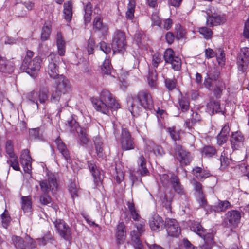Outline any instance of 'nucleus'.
Returning a JSON list of instances; mask_svg holds the SVG:
<instances>
[{"mask_svg": "<svg viewBox=\"0 0 249 249\" xmlns=\"http://www.w3.org/2000/svg\"><path fill=\"white\" fill-rule=\"evenodd\" d=\"M91 102L97 111L105 114H108L110 109L116 110L120 107L115 97L107 90H103L99 98H92Z\"/></svg>", "mask_w": 249, "mask_h": 249, "instance_id": "f257e3e1", "label": "nucleus"}, {"mask_svg": "<svg viewBox=\"0 0 249 249\" xmlns=\"http://www.w3.org/2000/svg\"><path fill=\"white\" fill-rule=\"evenodd\" d=\"M129 110L133 115L140 111L138 105L146 109H151L153 106L152 96L146 90H142L138 92L135 96L129 97L127 100Z\"/></svg>", "mask_w": 249, "mask_h": 249, "instance_id": "f03ea898", "label": "nucleus"}, {"mask_svg": "<svg viewBox=\"0 0 249 249\" xmlns=\"http://www.w3.org/2000/svg\"><path fill=\"white\" fill-rule=\"evenodd\" d=\"M112 46L114 53H123L126 48V37L124 32L116 31L113 35Z\"/></svg>", "mask_w": 249, "mask_h": 249, "instance_id": "7ed1b4c3", "label": "nucleus"}, {"mask_svg": "<svg viewBox=\"0 0 249 249\" xmlns=\"http://www.w3.org/2000/svg\"><path fill=\"white\" fill-rule=\"evenodd\" d=\"M12 241L16 249H34L36 246L34 240L27 235L24 239L19 236H13Z\"/></svg>", "mask_w": 249, "mask_h": 249, "instance_id": "20e7f679", "label": "nucleus"}, {"mask_svg": "<svg viewBox=\"0 0 249 249\" xmlns=\"http://www.w3.org/2000/svg\"><path fill=\"white\" fill-rule=\"evenodd\" d=\"M116 139L120 142L123 150L126 151L134 149L133 139L127 129L123 128L121 136Z\"/></svg>", "mask_w": 249, "mask_h": 249, "instance_id": "39448f33", "label": "nucleus"}, {"mask_svg": "<svg viewBox=\"0 0 249 249\" xmlns=\"http://www.w3.org/2000/svg\"><path fill=\"white\" fill-rule=\"evenodd\" d=\"M163 58L165 62L170 64L175 71L180 70L181 60L179 57L175 55V53L172 49L168 48L165 51Z\"/></svg>", "mask_w": 249, "mask_h": 249, "instance_id": "423d86ee", "label": "nucleus"}, {"mask_svg": "<svg viewBox=\"0 0 249 249\" xmlns=\"http://www.w3.org/2000/svg\"><path fill=\"white\" fill-rule=\"evenodd\" d=\"M59 59V56L56 54H51L49 56V65L46 71L50 77L54 80L60 75L58 74V66Z\"/></svg>", "mask_w": 249, "mask_h": 249, "instance_id": "0eeeda50", "label": "nucleus"}, {"mask_svg": "<svg viewBox=\"0 0 249 249\" xmlns=\"http://www.w3.org/2000/svg\"><path fill=\"white\" fill-rule=\"evenodd\" d=\"M41 58L40 56H36L27 63H22V67L26 70V72L32 76H34L40 70L41 68Z\"/></svg>", "mask_w": 249, "mask_h": 249, "instance_id": "6e6552de", "label": "nucleus"}, {"mask_svg": "<svg viewBox=\"0 0 249 249\" xmlns=\"http://www.w3.org/2000/svg\"><path fill=\"white\" fill-rule=\"evenodd\" d=\"M249 63V48L241 49L237 58V64L239 71L244 72L247 69Z\"/></svg>", "mask_w": 249, "mask_h": 249, "instance_id": "1a4fd4ad", "label": "nucleus"}, {"mask_svg": "<svg viewBox=\"0 0 249 249\" xmlns=\"http://www.w3.org/2000/svg\"><path fill=\"white\" fill-rule=\"evenodd\" d=\"M53 223L61 237L66 240H70L71 239V229L63 220H56L53 222Z\"/></svg>", "mask_w": 249, "mask_h": 249, "instance_id": "9d476101", "label": "nucleus"}, {"mask_svg": "<svg viewBox=\"0 0 249 249\" xmlns=\"http://www.w3.org/2000/svg\"><path fill=\"white\" fill-rule=\"evenodd\" d=\"M53 88H56L63 94L69 93L71 91V87L68 79L63 75H60L54 79Z\"/></svg>", "mask_w": 249, "mask_h": 249, "instance_id": "9b49d317", "label": "nucleus"}, {"mask_svg": "<svg viewBox=\"0 0 249 249\" xmlns=\"http://www.w3.org/2000/svg\"><path fill=\"white\" fill-rule=\"evenodd\" d=\"M28 98L38 107V100L40 103L44 104L48 100L47 91L44 89H40L38 92L33 91L28 94Z\"/></svg>", "mask_w": 249, "mask_h": 249, "instance_id": "f8f14e48", "label": "nucleus"}, {"mask_svg": "<svg viewBox=\"0 0 249 249\" xmlns=\"http://www.w3.org/2000/svg\"><path fill=\"white\" fill-rule=\"evenodd\" d=\"M165 223V227L169 236L177 237L180 233V228L176 219L166 218Z\"/></svg>", "mask_w": 249, "mask_h": 249, "instance_id": "ddd939ff", "label": "nucleus"}, {"mask_svg": "<svg viewBox=\"0 0 249 249\" xmlns=\"http://www.w3.org/2000/svg\"><path fill=\"white\" fill-rule=\"evenodd\" d=\"M178 158L182 165H187L192 160L190 153L184 150L179 145H177L175 148Z\"/></svg>", "mask_w": 249, "mask_h": 249, "instance_id": "4468645a", "label": "nucleus"}, {"mask_svg": "<svg viewBox=\"0 0 249 249\" xmlns=\"http://www.w3.org/2000/svg\"><path fill=\"white\" fill-rule=\"evenodd\" d=\"M244 137L241 132L236 131L232 133L230 138L231 148L238 150L243 146Z\"/></svg>", "mask_w": 249, "mask_h": 249, "instance_id": "2eb2a0df", "label": "nucleus"}, {"mask_svg": "<svg viewBox=\"0 0 249 249\" xmlns=\"http://www.w3.org/2000/svg\"><path fill=\"white\" fill-rule=\"evenodd\" d=\"M149 224L151 230L156 232L162 230L165 224L162 218L156 214L149 219Z\"/></svg>", "mask_w": 249, "mask_h": 249, "instance_id": "dca6fc26", "label": "nucleus"}, {"mask_svg": "<svg viewBox=\"0 0 249 249\" xmlns=\"http://www.w3.org/2000/svg\"><path fill=\"white\" fill-rule=\"evenodd\" d=\"M171 179L172 186L175 191L180 195L182 199L187 200L188 199L187 196L180 183L178 178L176 175L172 174Z\"/></svg>", "mask_w": 249, "mask_h": 249, "instance_id": "f3484780", "label": "nucleus"}, {"mask_svg": "<svg viewBox=\"0 0 249 249\" xmlns=\"http://www.w3.org/2000/svg\"><path fill=\"white\" fill-rule=\"evenodd\" d=\"M31 160L29 151L27 149L23 150L20 156V163L26 173H29L31 171Z\"/></svg>", "mask_w": 249, "mask_h": 249, "instance_id": "a211bd4d", "label": "nucleus"}, {"mask_svg": "<svg viewBox=\"0 0 249 249\" xmlns=\"http://www.w3.org/2000/svg\"><path fill=\"white\" fill-rule=\"evenodd\" d=\"M88 166L90 173L93 176L94 182L96 187L101 184V177L100 171L98 169L97 166L93 162H88Z\"/></svg>", "mask_w": 249, "mask_h": 249, "instance_id": "6ab92c4d", "label": "nucleus"}, {"mask_svg": "<svg viewBox=\"0 0 249 249\" xmlns=\"http://www.w3.org/2000/svg\"><path fill=\"white\" fill-rule=\"evenodd\" d=\"M41 191L43 193H48L50 190H53L57 187L56 180L54 178H50L48 180H44L39 182Z\"/></svg>", "mask_w": 249, "mask_h": 249, "instance_id": "aec40b11", "label": "nucleus"}, {"mask_svg": "<svg viewBox=\"0 0 249 249\" xmlns=\"http://www.w3.org/2000/svg\"><path fill=\"white\" fill-rule=\"evenodd\" d=\"M241 217V213L239 211L231 210L226 213L225 219L231 225L235 226L239 223Z\"/></svg>", "mask_w": 249, "mask_h": 249, "instance_id": "412c9836", "label": "nucleus"}, {"mask_svg": "<svg viewBox=\"0 0 249 249\" xmlns=\"http://www.w3.org/2000/svg\"><path fill=\"white\" fill-rule=\"evenodd\" d=\"M116 238L118 245L123 244L125 240V226L123 222L119 223L117 226Z\"/></svg>", "mask_w": 249, "mask_h": 249, "instance_id": "4be33fe9", "label": "nucleus"}, {"mask_svg": "<svg viewBox=\"0 0 249 249\" xmlns=\"http://www.w3.org/2000/svg\"><path fill=\"white\" fill-rule=\"evenodd\" d=\"M191 230L203 240H205L206 237H208V235L213 234L212 233L208 232L198 222H194L193 223L191 227Z\"/></svg>", "mask_w": 249, "mask_h": 249, "instance_id": "5701e85b", "label": "nucleus"}, {"mask_svg": "<svg viewBox=\"0 0 249 249\" xmlns=\"http://www.w3.org/2000/svg\"><path fill=\"white\" fill-rule=\"evenodd\" d=\"M230 131L229 124H225L217 136V142L219 145H221L227 142Z\"/></svg>", "mask_w": 249, "mask_h": 249, "instance_id": "b1692460", "label": "nucleus"}, {"mask_svg": "<svg viewBox=\"0 0 249 249\" xmlns=\"http://www.w3.org/2000/svg\"><path fill=\"white\" fill-rule=\"evenodd\" d=\"M56 43L58 53L60 56H64L66 51V42L60 32L56 34Z\"/></svg>", "mask_w": 249, "mask_h": 249, "instance_id": "393cba45", "label": "nucleus"}, {"mask_svg": "<svg viewBox=\"0 0 249 249\" xmlns=\"http://www.w3.org/2000/svg\"><path fill=\"white\" fill-rule=\"evenodd\" d=\"M225 21L226 18L224 17L214 15L207 17L206 23L208 26L213 27L223 24Z\"/></svg>", "mask_w": 249, "mask_h": 249, "instance_id": "a878e982", "label": "nucleus"}, {"mask_svg": "<svg viewBox=\"0 0 249 249\" xmlns=\"http://www.w3.org/2000/svg\"><path fill=\"white\" fill-rule=\"evenodd\" d=\"M63 17L67 22L71 20L72 16V3L71 1L65 2L63 5Z\"/></svg>", "mask_w": 249, "mask_h": 249, "instance_id": "bb28decb", "label": "nucleus"}, {"mask_svg": "<svg viewBox=\"0 0 249 249\" xmlns=\"http://www.w3.org/2000/svg\"><path fill=\"white\" fill-rule=\"evenodd\" d=\"M78 142L81 145H87L90 140L89 136L87 134L86 129L84 127H80L79 131H77Z\"/></svg>", "mask_w": 249, "mask_h": 249, "instance_id": "cd10ccee", "label": "nucleus"}, {"mask_svg": "<svg viewBox=\"0 0 249 249\" xmlns=\"http://www.w3.org/2000/svg\"><path fill=\"white\" fill-rule=\"evenodd\" d=\"M55 143L57 145L58 150L65 158L67 162H68V160L70 159V156L66 145L59 138H57L55 140Z\"/></svg>", "mask_w": 249, "mask_h": 249, "instance_id": "c85d7f7f", "label": "nucleus"}, {"mask_svg": "<svg viewBox=\"0 0 249 249\" xmlns=\"http://www.w3.org/2000/svg\"><path fill=\"white\" fill-rule=\"evenodd\" d=\"M193 171L196 177L201 181L204 180L211 176L209 171L202 169L199 167H195L193 169Z\"/></svg>", "mask_w": 249, "mask_h": 249, "instance_id": "c756f323", "label": "nucleus"}, {"mask_svg": "<svg viewBox=\"0 0 249 249\" xmlns=\"http://www.w3.org/2000/svg\"><path fill=\"white\" fill-rule=\"evenodd\" d=\"M93 26L96 29L101 31L103 35H106L108 31V28L102 22V19L100 15L97 16L93 21Z\"/></svg>", "mask_w": 249, "mask_h": 249, "instance_id": "7c9ffc66", "label": "nucleus"}, {"mask_svg": "<svg viewBox=\"0 0 249 249\" xmlns=\"http://www.w3.org/2000/svg\"><path fill=\"white\" fill-rule=\"evenodd\" d=\"M138 170L142 176H146L149 174V171L146 168V159L142 155L138 158L137 161Z\"/></svg>", "mask_w": 249, "mask_h": 249, "instance_id": "2f4dec72", "label": "nucleus"}, {"mask_svg": "<svg viewBox=\"0 0 249 249\" xmlns=\"http://www.w3.org/2000/svg\"><path fill=\"white\" fill-rule=\"evenodd\" d=\"M207 110L212 114H213L215 112H222L219 103L213 100H211L207 104Z\"/></svg>", "mask_w": 249, "mask_h": 249, "instance_id": "473e14b6", "label": "nucleus"}, {"mask_svg": "<svg viewBox=\"0 0 249 249\" xmlns=\"http://www.w3.org/2000/svg\"><path fill=\"white\" fill-rule=\"evenodd\" d=\"M12 71L9 61L5 57L0 56V72L9 73Z\"/></svg>", "mask_w": 249, "mask_h": 249, "instance_id": "72a5a7b5", "label": "nucleus"}, {"mask_svg": "<svg viewBox=\"0 0 249 249\" xmlns=\"http://www.w3.org/2000/svg\"><path fill=\"white\" fill-rule=\"evenodd\" d=\"M230 152L229 148H225L222 152L220 160L221 162V168L224 169L227 167L230 163V160L228 157V154Z\"/></svg>", "mask_w": 249, "mask_h": 249, "instance_id": "f704fd0d", "label": "nucleus"}, {"mask_svg": "<svg viewBox=\"0 0 249 249\" xmlns=\"http://www.w3.org/2000/svg\"><path fill=\"white\" fill-rule=\"evenodd\" d=\"M127 205L131 217L134 221H137L142 219L141 218L137 210L135 209L134 204L133 202L129 201L127 202Z\"/></svg>", "mask_w": 249, "mask_h": 249, "instance_id": "c9c22d12", "label": "nucleus"}, {"mask_svg": "<svg viewBox=\"0 0 249 249\" xmlns=\"http://www.w3.org/2000/svg\"><path fill=\"white\" fill-rule=\"evenodd\" d=\"M157 75L156 71H149L147 81L148 85L152 88H156L157 85Z\"/></svg>", "mask_w": 249, "mask_h": 249, "instance_id": "e433bc0d", "label": "nucleus"}, {"mask_svg": "<svg viewBox=\"0 0 249 249\" xmlns=\"http://www.w3.org/2000/svg\"><path fill=\"white\" fill-rule=\"evenodd\" d=\"M22 209L25 212H29L32 209L31 196H22Z\"/></svg>", "mask_w": 249, "mask_h": 249, "instance_id": "4c0bfd02", "label": "nucleus"}, {"mask_svg": "<svg viewBox=\"0 0 249 249\" xmlns=\"http://www.w3.org/2000/svg\"><path fill=\"white\" fill-rule=\"evenodd\" d=\"M136 6L135 0H130L127 6V10L126 12V18L127 19L132 20L134 15V11Z\"/></svg>", "mask_w": 249, "mask_h": 249, "instance_id": "58836bf2", "label": "nucleus"}, {"mask_svg": "<svg viewBox=\"0 0 249 249\" xmlns=\"http://www.w3.org/2000/svg\"><path fill=\"white\" fill-rule=\"evenodd\" d=\"M179 106L182 111L185 112L189 108V99L185 96H181L178 99Z\"/></svg>", "mask_w": 249, "mask_h": 249, "instance_id": "ea45409f", "label": "nucleus"}, {"mask_svg": "<svg viewBox=\"0 0 249 249\" xmlns=\"http://www.w3.org/2000/svg\"><path fill=\"white\" fill-rule=\"evenodd\" d=\"M62 93L63 92L56 88H54L51 91V95L50 97V101L51 102L57 104L60 100Z\"/></svg>", "mask_w": 249, "mask_h": 249, "instance_id": "a19ab883", "label": "nucleus"}, {"mask_svg": "<svg viewBox=\"0 0 249 249\" xmlns=\"http://www.w3.org/2000/svg\"><path fill=\"white\" fill-rule=\"evenodd\" d=\"M198 32L203 36V37L209 40L212 38L213 36V32L211 29L207 27H202L198 28Z\"/></svg>", "mask_w": 249, "mask_h": 249, "instance_id": "79ce46f5", "label": "nucleus"}, {"mask_svg": "<svg viewBox=\"0 0 249 249\" xmlns=\"http://www.w3.org/2000/svg\"><path fill=\"white\" fill-rule=\"evenodd\" d=\"M202 155L206 157L210 158L216 154V149L213 146H206L203 147L202 151Z\"/></svg>", "mask_w": 249, "mask_h": 249, "instance_id": "37998d69", "label": "nucleus"}, {"mask_svg": "<svg viewBox=\"0 0 249 249\" xmlns=\"http://www.w3.org/2000/svg\"><path fill=\"white\" fill-rule=\"evenodd\" d=\"M230 206L231 205L229 201L226 200L220 201L216 206L213 207V210L217 212H223L230 207Z\"/></svg>", "mask_w": 249, "mask_h": 249, "instance_id": "c03bdc74", "label": "nucleus"}, {"mask_svg": "<svg viewBox=\"0 0 249 249\" xmlns=\"http://www.w3.org/2000/svg\"><path fill=\"white\" fill-rule=\"evenodd\" d=\"M7 163L13 169L16 171H19L20 167L18 163V158L17 156L9 158L7 161Z\"/></svg>", "mask_w": 249, "mask_h": 249, "instance_id": "a18cd8bd", "label": "nucleus"}, {"mask_svg": "<svg viewBox=\"0 0 249 249\" xmlns=\"http://www.w3.org/2000/svg\"><path fill=\"white\" fill-rule=\"evenodd\" d=\"M84 19L86 23H89L91 20L92 6L90 3H88L85 7Z\"/></svg>", "mask_w": 249, "mask_h": 249, "instance_id": "49530a36", "label": "nucleus"}, {"mask_svg": "<svg viewBox=\"0 0 249 249\" xmlns=\"http://www.w3.org/2000/svg\"><path fill=\"white\" fill-rule=\"evenodd\" d=\"M217 62L220 66H222L224 64L225 60V53L224 51L219 48L215 50V55Z\"/></svg>", "mask_w": 249, "mask_h": 249, "instance_id": "de8ad7c7", "label": "nucleus"}, {"mask_svg": "<svg viewBox=\"0 0 249 249\" xmlns=\"http://www.w3.org/2000/svg\"><path fill=\"white\" fill-rule=\"evenodd\" d=\"M111 66L110 60L108 58H106L101 66L102 72L105 74L108 75L111 73Z\"/></svg>", "mask_w": 249, "mask_h": 249, "instance_id": "09e8293b", "label": "nucleus"}, {"mask_svg": "<svg viewBox=\"0 0 249 249\" xmlns=\"http://www.w3.org/2000/svg\"><path fill=\"white\" fill-rule=\"evenodd\" d=\"M204 244L199 247V249H211L213 243V235H208V237H206L205 240H204Z\"/></svg>", "mask_w": 249, "mask_h": 249, "instance_id": "8fccbe9b", "label": "nucleus"}, {"mask_svg": "<svg viewBox=\"0 0 249 249\" xmlns=\"http://www.w3.org/2000/svg\"><path fill=\"white\" fill-rule=\"evenodd\" d=\"M225 89L224 83L222 81H218L214 89V94L217 98H220L222 91Z\"/></svg>", "mask_w": 249, "mask_h": 249, "instance_id": "3c124183", "label": "nucleus"}, {"mask_svg": "<svg viewBox=\"0 0 249 249\" xmlns=\"http://www.w3.org/2000/svg\"><path fill=\"white\" fill-rule=\"evenodd\" d=\"M2 224L4 228H6L10 222L11 218L7 210L5 209L1 215Z\"/></svg>", "mask_w": 249, "mask_h": 249, "instance_id": "603ef678", "label": "nucleus"}, {"mask_svg": "<svg viewBox=\"0 0 249 249\" xmlns=\"http://www.w3.org/2000/svg\"><path fill=\"white\" fill-rule=\"evenodd\" d=\"M94 144L97 155L99 157H102L103 155V148L102 147V142L99 138H95L94 140Z\"/></svg>", "mask_w": 249, "mask_h": 249, "instance_id": "864d4df0", "label": "nucleus"}, {"mask_svg": "<svg viewBox=\"0 0 249 249\" xmlns=\"http://www.w3.org/2000/svg\"><path fill=\"white\" fill-rule=\"evenodd\" d=\"M51 32V28L48 26H45L42 28L41 39L42 41H46L49 38Z\"/></svg>", "mask_w": 249, "mask_h": 249, "instance_id": "5fc2aeb1", "label": "nucleus"}, {"mask_svg": "<svg viewBox=\"0 0 249 249\" xmlns=\"http://www.w3.org/2000/svg\"><path fill=\"white\" fill-rule=\"evenodd\" d=\"M165 84L168 90H172L176 87L177 80L175 78H167L165 80Z\"/></svg>", "mask_w": 249, "mask_h": 249, "instance_id": "6e6d98bb", "label": "nucleus"}, {"mask_svg": "<svg viewBox=\"0 0 249 249\" xmlns=\"http://www.w3.org/2000/svg\"><path fill=\"white\" fill-rule=\"evenodd\" d=\"M6 152L8 155L9 158L13 157L16 156L14 152V148L12 142L11 140H8L5 145Z\"/></svg>", "mask_w": 249, "mask_h": 249, "instance_id": "4d7b16f0", "label": "nucleus"}, {"mask_svg": "<svg viewBox=\"0 0 249 249\" xmlns=\"http://www.w3.org/2000/svg\"><path fill=\"white\" fill-rule=\"evenodd\" d=\"M51 197L48 195V193H43L39 197V202L43 205H47L51 203Z\"/></svg>", "mask_w": 249, "mask_h": 249, "instance_id": "13d9d810", "label": "nucleus"}, {"mask_svg": "<svg viewBox=\"0 0 249 249\" xmlns=\"http://www.w3.org/2000/svg\"><path fill=\"white\" fill-rule=\"evenodd\" d=\"M162 61L161 54L159 53H155L152 56V65L155 68H157L159 64Z\"/></svg>", "mask_w": 249, "mask_h": 249, "instance_id": "bf43d9fd", "label": "nucleus"}, {"mask_svg": "<svg viewBox=\"0 0 249 249\" xmlns=\"http://www.w3.org/2000/svg\"><path fill=\"white\" fill-rule=\"evenodd\" d=\"M136 222L134 224L135 227L139 231V233L142 234L145 231V221L143 219H142L138 221H136Z\"/></svg>", "mask_w": 249, "mask_h": 249, "instance_id": "052dcab7", "label": "nucleus"}, {"mask_svg": "<svg viewBox=\"0 0 249 249\" xmlns=\"http://www.w3.org/2000/svg\"><path fill=\"white\" fill-rule=\"evenodd\" d=\"M191 183L193 186L194 189L196 192L197 195L203 194L202 191V185L200 182L195 179H194L192 180Z\"/></svg>", "mask_w": 249, "mask_h": 249, "instance_id": "680f3d73", "label": "nucleus"}, {"mask_svg": "<svg viewBox=\"0 0 249 249\" xmlns=\"http://www.w3.org/2000/svg\"><path fill=\"white\" fill-rule=\"evenodd\" d=\"M151 146L153 153L156 156H161L164 154V150L161 146L156 145L154 143H151Z\"/></svg>", "mask_w": 249, "mask_h": 249, "instance_id": "e2e57ef3", "label": "nucleus"}, {"mask_svg": "<svg viewBox=\"0 0 249 249\" xmlns=\"http://www.w3.org/2000/svg\"><path fill=\"white\" fill-rule=\"evenodd\" d=\"M167 131L170 134L171 138L174 141L179 139V135L178 132L176 130V127L173 126L167 128Z\"/></svg>", "mask_w": 249, "mask_h": 249, "instance_id": "0e129e2a", "label": "nucleus"}, {"mask_svg": "<svg viewBox=\"0 0 249 249\" xmlns=\"http://www.w3.org/2000/svg\"><path fill=\"white\" fill-rule=\"evenodd\" d=\"M161 184L164 187H167L171 182V177L166 174H163L160 176Z\"/></svg>", "mask_w": 249, "mask_h": 249, "instance_id": "69168bd1", "label": "nucleus"}, {"mask_svg": "<svg viewBox=\"0 0 249 249\" xmlns=\"http://www.w3.org/2000/svg\"><path fill=\"white\" fill-rule=\"evenodd\" d=\"M130 235L132 241L138 243L140 242V237L142 235V233H139V231L136 229V230H134L131 231Z\"/></svg>", "mask_w": 249, "mask_h": 249, "instance_id": "338daca9", "label": "nucleus"}, {"mask_svg": "<svg viewBox=\"0 0 249 249\" xmlns=\"http://www.w3.org/2000/svg\"><path fill=\"white\" fill-rule=\"evenodd\" d=\"M69 190L73 198L78 196V190L74 183H71L69 186Z\"/></svg>", "mask_w": 249, "mask_h": 249, "instance_id": "774afa93", "label": "nucleus"}]
</instances>
